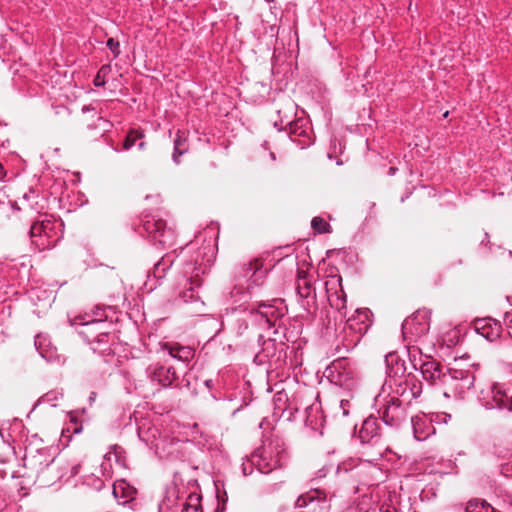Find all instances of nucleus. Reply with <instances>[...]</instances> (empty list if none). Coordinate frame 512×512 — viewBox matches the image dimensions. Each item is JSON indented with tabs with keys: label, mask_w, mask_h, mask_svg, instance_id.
<instances>
[{
	"label": "nucleus",
	"mask_w": 512,
	"mask_h": 512,
	"mask_svg": "<svg viewBox=\"0 0 512 512\" xmlns=\"http://www.w3.org/2000/svg\"><path fill=\"white\" fill-rule=\"evenodd\" d=\"M388 380L386 384L391 389L394 399L410 406L412 401L422 393V382L413 374H405V362L396 353H389L385 357Z\"/></svg>",
	"instance_id": "f257e3e1"
},
{
	"label": "nucleus",
	"mask_w": 512,
	"mask_h": 512,
	"mask_svg": "<svg viewBox=\"0 0 512 512\" xmlns=\"http://www.w3.org/2000/svg\"><path fill=\"white\" fill-rule=\"evenodd\" d=\"M288 459L285 443L278 437L266 440L251 454V465L263 474L283 467Z\"/></svg>",
	"instance_id": "f03ea898"
},
{
	"label": "nucleus",
	"mask_w": 512,
	"mask_h": 512,
	"mask_svg": "<svg viewBox=\"0 0 512 512\" xmlns=\"http://www.w3.org/2000/svg\"><path fill=\"white\" fill-rule=\"evenodd\" d=\"M295 103L287 99L283 105V109H277L280 121H275L274 126L278 130L287 129L290 139L297 143L301 148H305L313 143L311 126L305 119L291 120L295 112Z\"/></svg>",
	"instance_id": "7ed1b4c3"
},
{
	"label": "nucleus",
	"mask_w": 512,
	"mask_h": 512,
	"mask_svg": "<svg viewBox=\"0 0 512 512\" xmlns=\"http://www.w3.org/2000/svg\"><path fill=\"white\" fill-rule=\"evenodd\" d=\"M182 280L179 284L183 287L179 297L183 302H194L199 299L197 289L202 284L201 276L205 274L207 266L198 263L197 259H181Z\"/></svg>",
	"instance_id": "20e7f679"
},
{
	"label": "nucleus",
	"mask_w": 512,
	"mask_h": 512,
	"mask_svg": "<svg viewBox=\"0 0 512 512\" xmlns=\"http://www.w3.org/2000/svg\"><path fill=\"white\" fill-rule=\"evenodd\" d=\"M142 230L147 238L159 247L171 248L176 242L175 230L168 226L166 221L157 215L145 214L142 218Z\"/></svg>",
	"instance_id": "39448f33"
},
{
	"label": "nucleus",
	"mask_w": 512,
	"mask_h": 512,
	"mask_svg": "<svg viewBox=\"0 0 512 512\" xmlns=\"http://www.w3.org/2000/svg\"><path fill=\"white\" fill-rule=\"evenodd\" d=\"M375 401L376 405L379 406L378 413L386 425L397 428L407 419L409 406L394 399L391 395L384 396L380 393Z\"/></svg>",
	"instance_id": "423d86ee"
},
{
	"label": "nucleus",
	"mask_w": 512,
	"mask_h": 512,
	"mask_svg": "<svg viewBox=\"0 0 512 512\" xmlns=\"http://www.w3.org/2000/svg\"><path fill=\"white\" fill-rule=\"evenodd\" d=\"M475 382V375L467 369L448 368L442 376V386L452 393L462 395L470 390Z\"/></svg>",
	"instance_id": "0eeeda50"
},
{
	"label": "nucleus",
	"mask_w": 512,
	"mask_h": 512,
	"mask_svg": "<svg viewBox=\"0 0 512 512\" xmlns=\"http://www.w3.org/2000/svg\"><path fill=\"white\" fill-rule=\"evenodd\" d=\"M430 329V312L428 310H417L402 324V334L406 340H417Z\"/></svg>",
	"instance_id": "6e6552de"
},
{
	"label": "nucleus",
	"mask_w": 512,
	"mask_h": 512,
	"mask_svg": "<svg viewBox=\"0 0 512 512\" xmlns=\"http://www.w3.org/2000/svg\"><path fill=\"white\" fill-rule=\"evenodd\" d=\"M53 462L54 458L46 447H35L32 443L25 447L24 465L37 474L44 472Z\"/></svg>",
	"instance_id": "1a4fd4ad"
},
{
	"label": "nucleus",
	"mask_w": 512,
	"mask_h": 512,
	"mask_svg": "<svg viewBox=\"0 0 512 512\" xmlns=\"http://www.w3.org/2000/svg\"><path fill=\"white\" fill-rule=\"evenodd\" d=\"M487 409H499L512 415V388L501 384H493L490 395L485 399Z\"/></svg>",
	"instance_id": "9d476101"
},
{
	"label": "nucleus",
	"mask_w": 512,
	"mask_h": 512,
	"mask_svg": "<svg viewBox=\"0 0 512 512\" xmlns=\"http://www.w3.org/2000/svg\"><path fill=\"white\" fill-rule=\"evenodd\" d=\"M267 270L263 266V259L253 258L243 263L237 270L236 277L245 279L252 285L259 286L263 284Z\"/></svg>",
	"instance_id": "9b49d317"
},
{
	"label": "nucleus",
	"mask_w": 512,
	"mask_h": 512,
	"mask_svg": "<svg viewBox=\"0 0 512 512\" xmlns=\"http://www.w3.org/2000/svg\"><path fill=\"white\" fill-rule=\"evenodd\" d=\"M138 437L150 449L154 450L156 455H162L164 440L161 438L160 431L155 425L149 421H143L138 426Z\"/></svg>",
	"instance_id": "f8f14e48"
},
{
	"label": "nucleus",
	"mask_w": 512,
	"mask_h": 512,
	"mask_svg": "<svg viewBox=\"0 0 512 512\" xmlns=\"http://www.w3.org/2000/svg\"><path fill=\"white\" fill-rule=\"evenodd\" d=\"M325 285L330 306L345 316L342 310L346 308V294L341 286V278L333 277Z\"/></svg>",
	"instance_id": "ddd939ff"
},
{
	"label": "nucleus",
	"mask_w": 512,
	"mask_h": 512,
	"mask_svg": "<svg viewBox=\"0 0 512 512\" xmlns=\"http://www.w3.org/2000/svg\"><path fill=\"white\" fill-rule=\"evenodd\" d=\"M287 312V308L282 300H274L272 303H260L257 308V313L265 319L269 327L275 326L276 322L280 320Z\"/></svg>",
	"instance_id": "4468645a"
},
{
	"label": "nucleus",
	"mask_w": 512,
	"mask_h": 512,
	"mask_svg": "<svg viewBox=\"0 0 512 512\" xmlns=\"http://www.w3.org/2000/svg\"><path fill=\"white\" fill-rule=\"evenodd\" d=\"M329 378L334 384L350 389L354 384V372L344 366V362L337 360L329 368Z\"/></svg>",
	"instance_id": "2eb2a0df"
},
{
	"label": "nucleus",
	"mask_w": 512,
	"mask_h": 512,
	"mask_svg": "<svg viewBox=\"0 0 512 512\" xmlns=\"http://www.w3.org/2000/svg\"><path fill=\"white\" fill-rule=\"evenodd\" d=\"M146 372L152 382H156L162 387L171 386L177 379V374L173 367H165L158 363L150 365Z\"/></svg>",
	"instance_id": "dca6fc26"
},
{
	"label": "nucleus",
	"mask_w": 512,
	"mask_h": 512,
	"mask_svg": "<svg viewBox=\"0 0 512 512\" xmlns=\"http://www.w3.org/2000/svg\"><path fill=\"white\" fill-rule=\"evenodd\" d=\"M35 347L40 356L47 362L63 363L64 359L58 353L57 348L54 347L46 335L38 334L35 337Z\"/></svg>",
	"instance_id": "f3484780"
},
{
	"label": "nucleus",
	"mask_w": 512,
	"mask_h": 512,
	"mask_svg": "<svg viewBox=\"0 0 512 512\" xmlns=\"http://www.w3.org/2000/svg\"><path fill=\"white\" fill-rule=\"evenodd\" d=\"M370 325L368 311L357 310L355 315L347 319L343 328H345L346 332H354L362 338L367 333Z\"/></svg>",
	"instance_id": "a211bd4d"
},
{
	"label": "nucleus",
	"mask_w": 512,
	"mask_h": 512,
	"mask_svg": "<svg viewBox=\"0 0 512 512\" xmlns=\"http://www.w3.org/2000/svg\"><path fill=\"white\" fill-rule=\"evenodd\" d=\"M413 434L418 441L426 440L430 435L435 433L432 419L427 415H415L411 418Z\"/></svg>",
	"instance_id": "6ab92c4d"
},
{
	"label": "nucleus",
	"mask_w": 512,
	"mask_h": 512,
	"mask_svg": "<svg viewBox=\"0 0 512 512\" xmlns=\"http://www.w3.org/2000/svg\"><path fill=\"white\" fill-rule=\"evenodd\" d=\"M224 325H227L231 333L237 337L243 336L248 330L245 313L236 309L226 315V318L222 321V326Z\"/></svg>",
	"instance_id": "aec40b11"
},
{
	"label": "nucleus",
	"mask_w": 512,
	"mask_h": 512,
	"mask_svg": "<svg viewBox=\"0 0 512 512\" xmlns=\"http://www.w3.org/2000/svg\"><path fill=\"white\" fill-rule=\"evenodd\" d=\"M420 370L423 378L431 384H442V376L445 375L443 366L435 361L428 359L420 364Z\"/></svg>",
	"instance_id": "412c9836"
},
{
	"label": "nucleus",
	"mask_w": 512,
	"mask_h": 512,
	"mask_svg": "<svg viewBox=\"0 0 512 512\" xmlns=\"http://www.w3.org/2000/svg\"><path fill=\"white\" fill-rule=\"evenodd\" d=\"M296 290L299 297L302 299V306H309L310 303L315 302V293L311 281L306 277L303 271L298 272L296 281Z\"/></svg>",
	"instance_id": "4be33fe9"
},
{
	"label": "nucleus",
	"mask_w": 512,
	"mask_h": 512,
	"mask_svg": "<svg viewBox=\"0 0 512 512\" xmlns=\"http://www.w3.org/2000/svg\"><path fill=\"white\" fill-rule=\"evenodd\" d=\"M476 331L489 341H494L500 337L502 327L500 322L491 318L481 319L476 322Z\"/></svg>",
	"instance_id": "5701e85b"
},
{
	"label": "nucleus",
	"mask_w": 512,
	"mask_h": 512,
	"mask_svg": "<svg viewBox=\"0 0 512 512\" xmlns=\"http://www.w3.org/2000/svg\"><path fill=\"white\" fill-rule=\"evenodd\" d=\"M380 436V424L378 419L370 416L366 418L361 426L358 437L362 443H369Z\"/></svg>",
	"instance_id": "b1692460"
},
{
	"label": "nucleus",
	"mask_w": 512,
	"mask_h": 512,
	"mask_svg": "<svg viewBox=\"0 0 512 512\" xmlns=\"http://www.w3.org/2000/svg\"><path fill=\"white\" fill-rule=\"evenodd\" d=\"M50 226V222H36L30 228V237L32 239V243L36 245L39 249H45L49 246V243L46 242L45 237L48 236L47 229Z\"/></svg>",
	"instance_id": "393cba45"
},
{
	"label": "nucleus",
	"mask_w": 512,
	"mask_h": 512,
	"mask_svg": "<svg viewBox=\"0 0 512 512\" xmlns=\"http://www.w3.org/2000/svg\"><path fill=\"white\" fill-rule=\"evenodd\" d=\"M163 348L169 355L179 361L189 362L194 357V350L189 346H182L178 343H165Z\"/></svg>",
	"instance_id": "a878e982"
},
{
	"label": "nucleus",
	"mask_w": 512,
	"mask_h": 512,
	"mask_svg": "<svg viewBox=\"0 0 512 512\" xmlns=\"http://www.w3.org/2000/svg\"><path fill=\"white\" fill-rule=\"evenodd\" d=\"M104 325L102 320L92 319L90 321L80 323L81 328L78 334L83 337L89 344L96 338L97 333L101 332L100 327Z\"/></svg>",
	"instance_id": "bb28decb"
},
{
	"label": "nucleus",
	"mask_w": 512,
	"mask_h": 512,
	"mask_svg": "<svg viewBox=\"0 0 512 512\" xmlns=\"http://www.w3.org/2000/svg\"><path fill=\"white\" fill-rule=\"evenodd\" d=\"M176 260L175 251L166 253L157 263L154 264L152 274L156 279L165 277L166 272L171 268Z\"/></svg>",
	"instance_id": "cd10ccee"
},
{
	"label": "nucleus",
	"mask_w": 512,
	"mask_h": 512,
	"mask_svg": "<svg viewBox=\"0 0 512 512\" xmlns=\"http://www.w3.org/2000/svg\"><path fill=\"white\" fill-rule=\"evenodd\" d=\"M173 142L174 152L172 158L176 164H179V158L188 150V145L186 143V138L184 137V134L179 130L177 131L176 138L174 139Z\"/></svg>",
	"instance_id": "c85d7f7f"
},
{
	"label": "nucleus",
	"mask_w": 512,
	"mask_h": 512,
	"mask_svg": "<svg viewBox=\"0 0 512 512\" xmlns=\"http://www.w3.org/2000/svg\"><path fill=\"white\" fill-rule=\"evenodd\" d=\"M109 340H110L109 333L104 332V331L97 333L96 338L91 343V345H93L92 349L94 351L100 352L101 354L110 352Z\"/></svg>",
	"instance_id": "c756f323"
},
{
	"label": "nucleus",
	"mask_w": 512,
	"mask_h": 512,
	"mask_svg": "<svg viewBox=\"0 0 512 512\" xmlns=\"http://www.w3.org/2000/svg\"><path fill=\"white\" fill-rule=\"evenodd\" d=\"M494 507L485 500L472 499L467 503L465 512H493Z\"/></svg>",
	"instance_id": "7c9ffc66"
},
{
	"label": "nucleus",
	"mask_w": 512,
	"mask_h": 512,
	"mask_svg": "<svg viewBox=\"0 0 512 512\" xmlns=\"http://www.w3.org/2000/svg\"><path fill=\"white\" fill-rule=\"evenodd\" d=\"M70 423L69 425L62 430V437H67L68 441L70 440V435L72 434H79L82 432V424L78 422L76 416H74L72 413L69 414Z\"/></svg>",
	"instance_id": "2f4dec72"
},
{
	"label": "nucleus",
	"mask_w": 512,
	"mask_h": 512,
	"mask_svg": "<svg viewBox=\"0 0 512 512\" xmlns=\"http://www.w3.org/2000/svg\"><path fill=\"white\" fill-rule=\"evenodd\" d=\"M342 346L346 351H349L356 347V345L360 342L361 337L355 334L354 332H346L345 328L342 330Z\"/></svg>",
	"instance_id": "473e14b6"
},
{
	"label": "nucleus",
	"mask_w": 512,
	"mask_h": 512,
	"mask_svg": "<svg viewBox=\"0 0 512 512\" xmlns=\"http://www.w3.org/2000/svg\"><path fill=\"white\" fill-rule=\"evenodd\" d=\"M143 137H144L143 132L138 131V130H134V129L130 130V131L128 132V134H127V136H126L125 140H124V143H123V149H124V150H129V149H131V148L135 145L136 141H137L138 139L143 138Z\"/></svg>",
	"instance_id": "72a5a7b5"
},
{
	"label": "nucleus",
	"mask_w": 512,
	"mask_h": 512,
	"mask_svg": "<svg viewBox=\"0 0 512 512\" xmlns=\"http://www.w3.org/2000/svg\"><path fill=\"white\" fill-rule=\"evenodd\" d=\"M311 227L319 234L331 232V226L321 217H314L311 221Z\"/></svg>",
	"instance_id": "f704fd0d"
},
{
	"label": "nucleus",
	"mask_w": 512,
	"mask_h": 512,
	"mask_svg": "<svg viewBox=\"0 0 512 512\" xmlns=\"http://www.w3.org/2000/svg\"><path fill=\"white\" fill-rule=\"evenodd\" d=\"M108 70H109V66H106V65H104L100 68V70L98 71V73L95 76L94 81H93V83L96 87L105 85L104 76L108 72Z\"/></svg>",
	"instance_id": "c9c22d12"
},
{
	"label": "nucleus",
	"mask_w": 512,
	"mask_h": 512,
	"mask_svg": "<svg viewBox=\"0 0 512 512\" xmlns=\"http://www.w3.org/2000/svg\"><path fill=\"white\" fill-rule=\"evenodd\" d=\"M107 47L111 50L114 57H118L120 54V43L114 38H109L106 43Z\"/></svg>",
	"instance_id": "e433bc0d"
},
{
	"label": "nucleus",
	"mask_w": 512,
	"mask_h": 512,
	"mask_svg": "<svg viewBox=\"0 0 512 512\" xmlns=\"http://www.w3.org/2000/svg\"><path fill=\"white\" fill-rule=\"evenodd\" d=\"M314 411H319V405L311 404L305 407V412L307 413L306 422L310 423L311 425L313 424V419H311V413Z\"/></svg>",
	"instance_id": "4c0bfd02"
},
{
	"label": "nucleus",
	"mask_w": 512,
	"mask_h": 512,
	"mask_svg": "<svg viewBox=\"0 0 512 512\" xmlns=\"http://www.w3.org/2000/svg\"><path fill=\"white\" fill-rule=\"evenodd\" d=\"M417 352H420V350L418 348H416L415 346L408 347L409 358H410V361L412 362L413 367L415 369H417V364L415 363Z\"/></svg>",
	"instance_id": "58836bf2"
},
{
	"label": "nucleus",
	"mask_w": 512,
	"mask_h": 512,
	"mask_svg": "<svg viewBox=\"0 0 512 512\" xmlns=\"http://www.w3.org/2000/svg\"><path fill=\"white\" fill-rule=\"evenodd\" d=\"M250 463H251V457L247 461L243 462V464H242V471H243V474L246 476L250 475L253 472V468L255 467V466L250 467V465H251Z\"/></svg>",
	"instance_id": "ea45409f"
},
{
	"label": "nucleus",
	"mask_w": 512,
	"mask_h": 512,
	"mask_svg": "<svg viewBox=\"0 0 512 512\" xmlns=\"http://www.w3.org/2000/svg\"><path fill=\"white\" fill-rule=\"evenodd\" d=\"M504 323L508 328H512V311L505 313Z\"/></svg>",
	"instance_id": "a19ab883"
},
{
	"label": "nucleus",
	"mask_w": 512,
	"mask_h": 512,
	"mask_svg": "<svg viewBox=\"0 0 512 512\" xmlns=\"http://www.w3.org/2000/svg\"><path fill=\"white\" fill-rule=\"evenodd\" d=\"M181 512H201L196 505L187 504L183 507Z\"/></svg>",
	"instance_id": "79ce46f5"
},
{
	"label": "nucleus",
	"mask_w": 512,
	"mask_h": 512,
	"mask_svg": "<svg viewBox=\"0 0 512 512\" xmlns=\"http://www.w3.org/2000/svg\"><path fill=\"white\" fill-rule=\"evenodd\" d=\"M45 400L47 402H51L53 400H57L58 399V393L52 391V392H49L47 393L45 396H44Z\"/></svg>",
	"instance_id": "37998d69"
},
{
	"label": "nucleus",
	"mask_w": 512,
	"mask_h": 512,
	"mask_svg": "<svg viewBox=\"0 0 512 512\" xmlns=\"http://www.w3.org/2000/svg\"><path fill=\"white\" fill-rule=\"evenodd\" d=\"M306 504H307V502H306V498H305L304 496H300V497L297 499V501H296V505H297L298 507H303V506H305Z\"/></svg>",
	"instance_id": "c03bdc74"
},
{
	"label": "nucleus",
	"mask_w": 512,
	"mask_h": 512,
	"mask_svg": "<svg viewBox=\"0 0 512 512\" xmlns=\"http://www.w3.org/2000/svg\"><path fill=\"white\" fill-rule=\"evenodd\" d=\"M80 464L74 465L71 470L72 475H76L79 472Z\"/></svg>",
	"instance_id": "a18cd8bd"
},
{
	"label": "nucleus",
	"mask_w": 512,
	"mask_h": 512,
	"mask_svg": "<svg viewBox=\"0 0 512 512\" xmlns=\"http://www.w3.org/2000/svg\"><path fill=\"white\" fill-rule=\"evenodd\" d=\"M96 396H97L96 392L93 391V392L90 393V396H89L90 404H92L95 401Z\"/></svg>",
	"instance_id": "49530a36"
},
{
	"label": "nucleus",
	"mask_w": 512,
	"mask_h": 512,
	"mask_svg": "<svg viewBox=\"0 0 512 512\" xmlns=\"http://www.w3.org/2000/svg\"><path fill=\"white\" fill-rule=\"evenodd\" d=\"M92 110H94V108L91 105H86V106H83V108H82L83 113H86V112L92 111Z\"/></svg>",
	"instance_id": "de8ad7c7"
},
{
	"label": "nucleus",
	"mask_w": 512,
	"mask_h": 512,
	"mask_svg": "<svg viewBox=\"0 0 512 512\" xmlns=\"http://www.w3.org/2000/svg\"><path fill=\"white\" fill-rule=\"evenodd\" d=\"M98 120L103 122L105 124V126H109L110 125L109 121L105 120L103 117H98Z\"/></svg>",
	"instance_id": "09e8293b"
},
{
	"label": "nucleus",
	"mask_w": 512,
	"mask_h": 512,
	"mask_svg": "<svg viewBox=\"0 0 512 512\" xmlns=\"http://www.w3.org/2000/svg\"><path fill=\"white\" fill-rule=\"evenodd\" d=\"M145 146H146V143H145V142H143V141H141V142L138 144V148H139L140 150H143V149L145 148Z\"/></svg>",
	"instance_id": "8fccbe9b"
},
{
	"label": "nucleus",
	"mask_w": 512,
	"mask_h": 512,
	"mask_svg": "<svg viewBox=\"0 0 512 512\" xmlns=\"http://www.w3.org/2000/svg\"><path fill=\"white\" fill-rule=\"evenodd\" d=\"M395 171H396V168H393V167L390 168V174H394Z\"/></svg>",
	"instance_id": "3c124183"
},
{
	"label": "nucleus",
	"mask_w": 512,
	"mask_h": 512,
	"mask_svg": "<svg viewBox=\"0 0 512 512\" xmlns=\"http://www.w3.org/2000/svg\"><path fill=\"white\" fill-rule=\"evenodd\" d=\"M270 156H271L272 160H275L276 157H275V154L273 152L270 153Z\"/></svg>",
	"instance_id": "603ef678"
},
{
	"label": "nucleus",
	"mask_w": 512,
	"mask_h": 512,
	"mask_svg": "<svg viewBox=\"0 0 512 512\" xmlns=\"http://www.w3.org/2000/svg\"><path fill=\"white\" fill-rule=\"evenodd\" d=\"M113 492H114L115 495H117V488L116 487H114Z\"/></svg>",
	"instance_id": "864d4df0"
}]
</instances>
